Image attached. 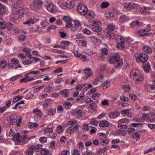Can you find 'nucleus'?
<instances>
[{
  "instance_id": "nucleus-4",
  "label": "nucleus",
  "mask_w": 155,
  "mask_h": 155,
  "mask_svg": "<svg viewBox=\"0 0 155 155\" xmlns=\"http://www.w3.org/2000/svg\"><path fill=\"white\" fill-rule=\"evenodd\" d=\"M136 61L138 62H146L148 59V56L147 54L145 53H141L137 55Z\"/></svg>"
},
{
  "instance_id": "nucleus-46",
  "label": "nucleus",
  "mask_w": 155,
  "mask_h": 155,
  "mask_svg": "<svg viewBox=\"0 0 155 155\" xmlns=\"http://www.w3.org/2000/svg\"><path fill=\"white\" fill-rule=\"evenodd\" d=\"M63 106L64 108L66 109H69L71 108L72 104L70 102H66L64 103Z\"/></svg>"
},
{
  "instance_id": "nucleus-34",
  "label": "nucleus",
  "mask_w": 155,
  "mask_h": 155,
  "mask_svg": "<svg viewBox=\"0 0 155 155\" xmlns=\"http://www.w3.org/2000/svg\"><path fill=\"white\" fill-rule=\"evenodd\" d=\"M33 112L38 117L40 118L41 117L42 114L40 110L36 108L33 110Z\"/></svg>"
},
{
  "instance_id": "nucleus-12",
  "label": "nucleus",
  "mask_w": 155,
  "mask_h": 155,
  "mask_svg": "<svg viewBox=\"0 0 155 155\" xmlns=\"http://www.w3.org/2000/svg\"><path fill=\"white\" fill-rule=\"evenodd\" d=\"M20 134L19 133H17L14 135L12 137V140L15 142L16 144L19 145L21 142V140L20 139Z\"/></svg>"
},
{
  "instance_id": "nucleus-61",
  "label": "nucleus",
  "mask_w": 155,
  "mask_h": 155,
  "mask_svg": "<svg viewBox=\"0 0 155 155\" xmlns=\"http://www.w3.org/2000/svg\"><path fill=\"white\" fill-rule=\"evenodd\" d=\"M49 23V22L47 21L44 20L41 22V25L42 27L45 28L48 25Z\"/></svg>"
},
{
  "instance_id": "nucleus-42",
  "label": "nucleus",
  "mask_w": 155,
  "mask_h": 155,
  "mask_svg": "<svg viewBox=\"0 0 155 155\" xmlns=\"http://www.w3.org/2000/svg\"><path fill=\"white\" fill-rule=\"evenodd\" d=\"M53 83H51L49 85L48 87L45 89V91L46 92H51L53 90Z\"/></svg>"
},
{
  "instance_id": "nucleus-38",
  "label": "nucleus",
  "mask_w": 155,
  "mask_h": 155,
  "mask_svg": "<svg viewBox=\"0 0 155 155\" xmlns=\"http://www.w3.org/2000/svg\"><path fill=\"white\" fill-rule=\"evenodd\" d=\"M89 107L91 109L94 110L97 107V102L94 101V102H92L89 105Z\"/></svg>"
},
{
  "instance_id": "nucleus-43",
  "label": "nucleus",
  "mask_w": 155,
  "mask_h": 155,
  "mask_svg": "<svg viewBox=\"0 0 155 155\" xmlns=\"http://www.w3.org/2000/svg\"><path fill=\"white\" fill-rule=\"evenodd\" d=\"M77 121L76 120L72 119L70 120L69 121H68L67 124V126L71 125V126H74L76 123Z\"/></svg>"
},
{
  "instance_id": "nucleus-2",
  "label": "nucleus",
  "mask_w": 155,
  "mask_h": 155,
  "mask_svg": "<svg viewBox=\"0 0 155 155\" xmlns=\"http://www.w3.org/2000/svg\"><path fill=\"white\" fill-rule=\"evenodd\" d=\"M130 78L135 80V83L137 84L140 83L143 80V76L141 74L139 71L136 69H134L132 70L130 73Z\"/></svg>"
},
{
  "instance_id": "nucleus-50",
  "label": "nucleus",
  "mask_w": 155,
  "mask_h": 155,
  "mask_svg": "<svg viewBox=\"0 0 155 155\" xmlns=\"http://www.w3.org/2000/svg\"><path fill=\"white\" fill-rule=\"evenodd\" d=\"M7 65V62L4 60H2L0 62V67L2 68H5Z\"/></svg>"
},
{
  "instance_id": "nucleus-57",
  "label": "nucleus",
  "mask_w": 155,
  "mask_h": 155,
  "mask_svg": "<svg viewBox=\"0 0 155 155\" xmlns=\"http://www.w3.org/2000/svg\"><path fill=\"white\" fill-rule=\"evenodd\" d=\"M122 89L125 92H128L130 90V87L127 85H124L122 86Z\"/></svg>"
},
{
  "instance_id": "nucleus-62",
  "label": "nucleus",
  "mask_w": 155,
  "mask_h": 155,
  "mask_svg": "<svg viewBox=\"0 0 155 155\" xmlns=\"http://www.w3.org/2000/svg\"><path fill=\"white\" fill-rule=\"evenodd\" d=\"M57 130L58 133H61L63 130L62 126L61 125H58L57 128Z\"/></svg>"
},
{
  "instance_id": "nucleus-55",
  "label": "nucleus",
  "mask_w": 155,
  "mask_h": 155,
  "mask_svg": "<svg viewBox=\"0 0 155 155\" xmlns=\"http://www.w3.org/2000/svg\"><path fill=\"white\" fill-rule=\"evenodd\" d=\"M143 126V124L141 123H132L131 124V126L134 127H142Z\"/></svg>"
},
{
  "instance_id": "nucleus-11",
  "label": "nucleus",
  "mask_w": 155,
  "mask_h": 155,
  "mask_svg": "<svg viewBox=\"0 0 155 155\" xmlns=\"http://www.w3.org/2000/svg\"><path fill=\"white\" fill-rule=\"evenodd\" d=\"M35 137V136L28 137L27 135L25 134L21 138V142H22L23 143H27L29 142L30 140Z\"/></svg>"
},
{
  "instance_id": "nucleus-48",
  "label": "nucleus",
  "mask_w": 155,
  "mask_h": 155,
  "mask_svg": "<svg viewBox=\"0 0 155 155\" xmlns=\"http://www.w3.org/2000/svg\"><path fill=\"white\" fill-rule=\"evenodd\" d=\"M26 37L24 35H20L18 38V40L20 42H22L25 41L26 38Z\"/></svg>"
},
{
  "instance_id": "nucleus-19",
  "label": "nucleus",
  "mask_w": 155,
  "mask_h": 155,
  "mask_svg": "<svg viewBox=\"0 0 155 155\" xmlns=\"http://www.w3.org/2000/svg\"><path fill=\"white\" fill-rule=\"evenodd\" d=\"M90 41L94 44L96 45L99 44V43L101 42L100 40L97 39L96 37L94 36H90Z\"/></svg>"
},
{
  "instance_id": "nucleus-21",
  "label": "nucleus",
  "mask_w": 155,
  "mask_h": 155,
  "mask_svg": "<svg viewBox=\"0 0 155 155\" xmlns=\"http://www.w3.org/2000/svg\"><path fill=\"white\" fill-rule=\"evenodd\" d=\"M6 11V7L0 2V18H1Z\"/></svg>"
},
{
  "instance_id": "nucleus-37",
  "label": "nucleus",
  "mask_w": 155,
  "mask_h": 155,
  "mask_svg": "<svg viewBox=\"0 0 155 155\" xmlns=\"http://www.w3.org/2000/svg\"><path fill=\"white\" fill-rule=\"evenodd\" d=\"M34 22L35 21L32 18H30L29 20H27L24 22L23 23L24 24L27 25L28 26H30L31 24H33Z\"/></svg>"
},
{
  "instance_id": "nucleus-14",
  "label": "nucleus",
  "mask_w": 155,
  "mask_h": 155,
  "mask_svg": "<svg viewBox=\"0 0 155 155\" xmlns=\"http://www.w3.org/2000/svg\"><path fill=\"white\" fill-rule=\"evenodd\" d=\"M129 18L128 16L125 15H122L120 16L119 18V21L122 23H124L128 21Z\"/></svg>"
},
{
  "instance_id": "nucleus-60",
  "label": "nucleus",
  "mask_w": 155,
  "mask_h": 155,
  "mask_svg": "<svg viewBox=\"0 0 155 155\" xmlns=\"http://www.w3.org/2000/svg\"><path fill=\"white\" fill-rule=\"evenodd\" d=\"M130 110L129 109L124 110L121 111V113L122 115L127 114H130Z\"/></svg>"
},
{
  "instance_id": "nucleus-44",
  "label": "nucleus",
  "mask_w": 155,
  "mask_h": 155,
  "mask_svg": "<svg viewBox=\"0 0 155 155\" xmlns=\"http://www.w3.org/2000/svg\"><path fill=\"white\" fill-rule=\"evenodd\" d=\"M132 137L134 139L137 140L140 139V136L138 133H135L132 135Z\"/></svg>"
},
{
  "instance_id": "nucleus-26",
  "label": "nucleus",
  "mask_w": 155,
  "mask_h": 155,
  "mask_svg": "<svg viewBox=\"0 0 155 155\" xmlns=\"http://www.w3.org/2000/svg\"><path fill=\"white\" fill-rule=\"evenodd\" d=\"M60 93L64 97H68L70 94L69 91L67 89H64L60 91Z\"/></svg>"
},
{
  "instance_id": "nucleus-25",
  "label": "nucleus",
  "mask_w": 155,
  "mask_h": 155,
  "mask_svg": "<svg viewBox=\"0 0 155 155\" xmlns=\"http://www.w3.org/2000/svg\"><path fill=\"white\" fill-rule=\"evenodd\" d=\"M143 68L144 70L146 72H148L150 68V64L147 62H145L143 64Z\"/></svg>"
},
{
  "instance_id": "nucleus-7",
  "label": "nucleus",
  "mask_w": 155,
  "mask_h": 155,
  "mask_svg": "<svg viewBox=\"0 0 155 155\" xmlns=\"http://www.w3.org/2000/svg\"><path fill=\"white\" fill-rule=\"evenodd\" d=\"M79 125L76 124L75 126L72 127V126L69 127L67 129L66 132L72 135L79 130Z\"/></svg>"
},
{
  "instance_id": "nucleus-24",
  "label": "nucleus",
  "mask_w": 155,
  "mask_h": 155,
  "mask_svg": "<svg viewBox=\"0 0 155 155\" xmlns=\"http://www.w3.org/2000/svg\"><path fill=\"white\" fill-rule=\"evenodd\" d=\"M74 2L73 1L68 0L66 3V7L68 8H71L74 6Z\"/></svg>"
},
{
  "instance_id": "nucleus-63",
  "label": "nucleus",
  "mask_w": 155,
  "mask_h": 155,
  "mask_svg": "<svg viewBox=\"0 0 155 155\" xmlns=\"http://www.w3.org/2000/svg\"><path fill=\"white\" fill-rule=\"evenodd\" d=\"M109 81H105L103 85V89H106L109 86L110 84H109Z\"/></svg>"
},
{
  "instance_id": "nucleus-56",
  "label": "nucleus",
  "mask_w": 155,
  "mask_h": 155,
  "mask_svg": "<svg viewBox=\"0 0 155 155\" xmlns=\"http://www.w3.org/2000/svg\"><path fill=\"white\" fill-rule=\"evenodd\" d=\"M6 28L8 30H12L14 28V26L11 23L9 22L7 25Z\"/></svg>"
},
{
  "instance_id": "nucleus-15",
  "label": "nucleus",
  "mask_w": 155,
  "mask_h": 155,
  "mask_svg": "<svg viewBox=\"0 0 155 155\" xmlns=\"http://www.w3.org/2000/svg\"><path fill=\"white\" fill-rule=\"evenodd\" d=\"M103 75L101 74L98 75L97 77L93 79L92 81V84L94 85H97L100 82L101 79L103 78Z\"/></svg>"
},
{
  "instance_id": "nucleus-40",
  "label": "nucleus",
  "mask_w": 155,
  "mask_h": 155,
  "mask_svg": "<svg viewBox=\"0 0 155 155\" xmlns=\"http://www.w3.org/2000/svg\"><path fill=\"white\" fill-rule=\"evenodd\" d=\"M75 115L76 114V116L77 117H81L82 116V111L81 110H76L75 111Z\"/></svg>"
},
{
  "instance_id": "nucleus-45",
  "label": "nucleus",
  "mask_w": 155,
  "mask_h": 155,
  "mask_svg": "<svg viewBox=\"0 0 155 155\" xmlns=\"http://www.w3.org/2000/svg\"><path fill=\"white\" fill-rule=\"evenodd\" d=\"M98 138L101 140L106 138L107 136L105 134L99 133L98 134Z\"/></svg>"
},
{
  "instance_id": "nucleus-5",
  "label": "nucleus",
  "mask_w": 155,
  "mask_h": 155,
  "mask_svg": "<svg viewBox=\"0 0 155 155\" xmlns=\"http://www.w3.org/2000/svg\"><path fill=\"white\" fill-rule=\"evenodd\" d=\"M77 10L79 14L84 15L87 14L88 9L84 5H80L78 6Z\"/></svg>"
},
{
  "instance_id": "nucleus-49",
  "label": "nucleus",
  "mask_w": 155,
  "mask_h": 155,
  "mask_svg": "<svg viewBox=\"0 0 155 155\" xmlns=\"http://www.w3.org/2000/svg\"><path fill=\"white\" fill-rule=\"evenodd\" d=\"M56 112V110L55 109L51 108L49 110L48 114L49 116L54 115Z\"/></svg>"
},
{
  "instance_id": "nucleus-53",
  "label": "nucleus",
  "mask_w": 155,
  "mask_h": 155,
  "mask_svg": "<svg viewBox=\"0 0 155 155\" xmlns=\"http://www.w3.org/2000/svg\"><path fill=\"white\" fill-rule=\"evenodd\" d=\"M41 153L42 155H46L49 153V151L46 148H43L41 151Z\"/></svg>"
},
{
  "instance_id": "nucleus-8",
  "label": "nucleus",
  "mask_w": 155,
  "mask_h": 155,
  "mask_svg": "<svg viewBox=\"0 0 155 155\" xmlns=\"http://www.w3.org/2000/svg\"><path fill=\"white\" fill-rule=\"evenodd\" d=\"M154 8L152 7H147L145 6L142 7L140 9V13L144 15H148L150 13V10H153Z\"/></svg>"
},
{
  "instance_id": "nucleus-31",
  "label": "nucleus",
  "mask_w": 155,
  "mask_h": 155,
  "mask_svg": "<svg viewBox=\"0 0 155 155\" xmlns=\"http://www.w3.org/2000/svg\"><path fill=\"white\" fill-rule=\"evenodd\" d=\"M92 30L94 32H100L102 30L101 27L98 25L95 26L92 28Z\"/></svg>"
},
{
  "instance_id": "nucleus-9",
  "label": "nucleus",
  "mask_w": 155,
  "mask_h": 155,
  "mask_svg": "<svg viewBox=\"0 0 155 155\" xmlns=\"http://www.w3.org/2000/svg\"><path fill=\"white\" fill-rule=\"evenodd\" d=\"M148 31L147 29H140L137 31V33L139 34L140 36H149L151 34V33L148 32Z\"/></svg>"
},
{
  "instance_id": "nucleus-32",
  "label": "nucleus",
  "mask_w": 155,
  "mask_h": 155,
  "mask_svg": "<svg viewBox=\"0 0 155 155\" xmlns=\"http://www.w3.org/2000/svg\"><path fill=\"white\" fill-rule=\"evenodd\" d=\"M99 125L102 127H107L109 125V123L106 120H103L100 122Z\"/></svg>"
},
{
  "instance_id": "nucleus-23",
  "label": "nucleus",
  "mask_w": 155,
  "mask_h": 155,
  "mask_svg": "<svg viewBox=\"0 0 155 155\" xmlns=\"http://www.w3.org/2000/svg\"><path fill=\"white\" fill-rule=\"evenodd\" d=\"M119 114L120 113L118 112H112L109 113L108 116L110 118L114 119L119 116Z\"/></svg>"
},
{
  "instance_id": "nucleus-10",
  "label": "nucleus",
  "mask_w": 155,
  "mask_h": 155,
  "mask_svg": "<svg viewBox=\"0 0 155 155\" xmlns=\"http://www.w3.org/2000/svg\"><path fill=\"white\" fill-rule=\"evenodd\" d=\"M81 29V24L79 21L75 20L74 21V26H73L71 28V30L74 32Z\"/></svg>"
},
{
  "instance_id": "nucleus-30",
  "label": "nucleus",
  "mask_w": 155,
  "mask_h": 155,
  "mask_svg": "<svg viewBox=\"0 0 155 155\" xmlns=\"http://www.w3.org/2000/svg\"><path fill=\"white\" fill-rule=\"evenodd\" d=\"M53 133V130L52 128H47L44 131V133L46 135H49Z\"/></svg>"
},
{
  "instance_id": "nucleus-27",
  "label": "nucleus",
  "mask_w": 155,
  "mask_h": 155,
  "mask_svg": "<svg viewBox=\"0 0 155 155\" xmlns=\"http://www.w3.org/2000/svg\"><path fill=\"white\" fill-rule=\"evenodd\" d=\"M86 17L87 18L91 19H93L94 16L95 15L94 12L92 11L88 12V13H87V14H85Z\"/></svg>"
},
{
  "instance_id": "nucleus-20",
  "label": "nucleus",
  "mask_w": 155,
  "mask_h": 155,
  "mask_svg": "<svg viewBox=\"0 0 155 155\" xmlns=\"http://www.w3.org/2000/svg\"><path fill=\"white\" fill-rule=\"evenodd\" d=\"M85 95L83 93H81L77 97L76 101L77 102H78L80 103H83L84 101Z\"/></svg>"
},
{
  "instance_id": "nucleus-29",
  "label": "nucleus",
  "mask_w": 155,
  "mask_h": 155,
  "mask_svg": "<svg viewBox=\"0 0 155 155\" xmlns=\"http://www.w3.org/2000/svg\"><path fill=\"white\" fill-rule=\"evenodd\" d=\"M105 35L107 38L110 40L113 39L115 36V34L113 32H106Z\"/></svg>"
},
{
  "instance_id": "nucleus-47",
  "label": "nucleus",
  "mask_w": 155,
  "mask_h": 155,
  "mask_svg": "<svg viewBox=\"0 0 155 155\" xmlns=\"http://www.w3.org/2000/svg\"><path fill=\"white\" fill-rule=\"evenodd\" d=\"M28 12V9L27 8H22L20 7V14H26Z\"/></svg>"
},
{
  "instance_id": "nucleus-41",
  "label": "nucleus",
  "mask_w": 155,
  "mask_h": 155,
  "mask_svg": "<svg viewBox=\"0 0 155 155\" xmlns=\"http://www.w3.org/2000/svg\"><path fill=\"white\" fill-rule=\"evenodd\" d=\"M23 98L22 96L20 95H18L14 97L12 100V102L13 103H15L19 101L22 99Z\"/></svg>"
},
{
  "instance_id": "nucleus-6",
  "label": "nucleus",
  "mask_w": 155,
  "mask_h": 155,
  "mask_svg": "<svg viewBox=\"0 0 155 155\" xmlns=\"http://www.w3.org/2000/svg\"><path fill=\"white\" fill-rule=\"evenodd\" d=\"M43 4V2L41 0H34L33 2V7H30L32 10H35L41 8Z\"/></svg>"
},
{
  "instance_id": "nucleus-51",
  "label": "nucleus",
  "mask_w": 155,
  "mask_h": 155,
  "mask_svg": "<svg viewBox=\"0 0 155 155\" xmlns=\"http://www.w3.org/2000/svg\"><path fill=\"white\" fill-rule=\"evenodd\" d=\"M6 25L4 21H3L2 18L0 19V28L2 29H4L6 27Z\"/></svg>"
},
{
  "instance_id": "nucleus-13",
  "label": "nucleus",
  "mask_w": 155,
  "mask_h": 155,
  "mask_svg": "<svg viewBox=\"0 0 155 155\" xmlns=\"http://www.w3.org/2000/svg\"><path fill=\"white\" fill-rule=\"evenodd\" d=\"M84 71L86 74L85 76L83 77V78L84 79H87L88 77L91 76L93 74L92 70L89 68H85Z\"/></svg>"
},
{
  "instance_id": "nucleus-39",
  "label": "nucleus",
  "mask_w": 155,
  "mask_h": 155,
  "mask_svg": "<svg viewBox=\"0 0 155 155\" xmlns=\"http://www.w3.org/2000/svg\"><path fill=\"white\" fill-rule=\"evenodd\" d=\"M110 5L109 2H103L101 5L100 7L102 9H104L107 8Z\"/></svg>"
},
{
  "instance_id": "nucleus-18",
  "label": "nucleus",
  "mask_w": 155,
  "mask_h": 155,
  "mask_svg": "<svg viewBox=\"0 0 155 155\" xmlns=\"http://www.w3.org/2000/svg\"><path fill=\"white\" fill-rule=\"evenodd\" d=\"M35 146L32 145L30 146L27 150L25 155H32L34 151H36L35 149Z\"/></svg>"
},
{
  "instance_id": "nucleus-59",
  "label": "nucleus",
  "mask_w": 155,
  "mask_h": 155,
  "mask_svg": "<svg viewBox=\"0 0 155 155\" xmlns=\"http://www.w3.org/2000/svg\"><path fill=\"white\" fill-rule=\"evenodd\" d=\"M38 124L35 123H31L28 124V126L30 128H32L33 127H38Z\"/></svg>"
},
{
  "instance_id": "nucleus-1",
  "label": "nucleus",
  "mask_w": 155,
  "mask_h": 155,
  "mask_svg": "<svg viewBox=\"0 0 155 155\" xmlns=\"http://www.w3.org/2000/svg\"><path fill=\"white\" fill-rule=\"evenodd\" d=\"M109 62L114 64L116 68L121 67L123 64V61L120 60L119 54L117 53H111L109 56Z\"/></svg>"
},
{
  "instance_id": "nucleus-22",
  "label": "nucleus",
  "mask_w": 155,
  "mask_h": 155,
  "mask_svg": "<svg viewBox=\"0 0 155 155\" xmlns=\"http://www.w3.org/2000/svg\"><path fill=\"white\" fill-rule=\"evenodd\" d=\"M115 28V26L114 25L109 24L107 26L106 32H113Z\"/></svg>"
},
{
  "instance_id": "nucleus-3",
  "label": "nucleus",
  "mask_w": 155,
  "mask_h": 155,
  "mask_svg": "<svg viewBox=\"0 0 155 155\" xmlns=\"http://www.w3.org/2000/svg\"><path fill=\"white\" fill-rule=\"evenodd\" d=\"M116 42L117 43V48L119 50L123 49L124 48L125 40L124 38L120 35H118L115 37Z\"/></svg>"
},
{
  "instance_id": "nucleus-33",
  "label": "nucleus",
  "mask_w": 155,
  "mask_h": 155,
  "mask_svg": "<svg viewBox=\"0 0 155 155\" xmlns=\"http://www.w3.org/2000/svg\"><path fill=\"white\" fill-rule=\"evenodd\" d=\"M143 50L147 53H150L152 52L151 48L148 46H145L143 47Z\"/></svg>"
},
{
  "instance_id": "nucleus-52",
  "label": "nucleus",
  "mask_w": 155,
  "mask_h": 155,
  "mask_svg": "<svg viewBox=\"0 0 155 155\" xmlns=\"http://www.w3.org/2000/svg\"><path fill=\"white\" fill-rule=\"evenodd\" d=\"M128 122L129 120L126 118L120 119L118 122L119 123L121 124L122 123H128Z\"/></svg>"
},
{
  "instance_id": "nucleus-16",
  "label": "nucleus",
  "mask_w": 155,
  "mask_h": 155,
  "mask_svg": "<svg viewBox=\"0 0 155 155\" xmlns=\"http://www.w3.org/2000/svg\"><path fill=\"white\" fill-rule=\"evenodd\" d=\"M47 9L50 12L53 13L54 11L55 10V7L54 4L50 3L47 5Z\"/></svg>"
},
{
  "instance_id": "nucleus-28",
  "label": "nucleus",
  "mask_w": 155,
  "mask_h": 155,
  "mask_svg": "<svg viewBox=\"0 0 155 155\" xmlns=\"http://www.w3.org/2000/svg\"><path fill=\"white\" fill-rule=\"evenodd\" d=\"M17 116L16 115H12L11 116L10 119V123L11 124H13L17 121Z\"/></svg>"
},
{
  "instance_id": "nucleus-54",
  "label": "nucleus",
  "mask_w": 155,
  "mask_h": 155,
  "mask_svg": "<svg viewBox=\"0 0 155 155\" xmlns=\"http://www.w3.org/2000/svg\"><path fill=\"white\" fill-rule=\"evenodd\" d=\"M82 155H94V153L91 151H90L87 149L85 151L82 152Z\"/></svg>"
},
{
  "instance_id": "nucleus-36",
  "label": "nucleus",
  "mask_w": 155,
  "mask_h": 155,
  "mask_svg": "<svg viewBox=\"0 0 155 155\" xmlns=\"http://www.w3.org/2000/svg\"><path fill=\"white\" fill-rule=\"evenodd\" d=\"M77 42L79 45L82 46H86L87 45V43L86 41L82 40H77Z\"/></svg>"
},
{
  "instance_id": "nucleus-64",
  "label": "nucleus",
  "mask_w": 155,
  "mask_h": 155,
  "mask_svg": "<svg viewBox=\"0 0 155 155\" xmlns=\"http://www.w3.org/2000/svg\"><path fill=\"white\" fill-rule=\"evenodd\" d=\"M108 143V140L107 138L104 140H101V144L103 146H104L105 145L107 144Z\"/></svg>"
},
{
  "instance_id": "nucleus-17",
  "label": "nucleus",
  "mask_w": 155,
  "mask_h": 155,
  "mask_svg": "<svg viewBox=\"0 0 155 155\" xmlns=\"http://www.w3.org/2000/svg\"><path fill=\"white\" fill-rule=\"evenodd\" d=\"M12 12L15 14L18 13L20 14V7L17 6V5H13L12 6Z\"/></svg>"
},
{
  "instance_id": "nucleus-58",
  "label": "nucleus",
  "mask_w": 155,
  "mask_h": 155,
  "mask_svg": "<svg viewBox=\"0 0 155 155\" xmlns=\"http://www.w3.org/2000/svg\"><path fill=\"white\" fill-rule=\"evenodd\" d=\"M63 108L62 106L60 105L57 107V111L58 113H62L63 112Z\"/></svg>"
},
{
  "instance_id": "nucleus-35",
  "label": "nucleus",
  "mask_w": 155,
  "mask_h": 155,
  "mask_svg": "<svg viewBox=\"0 0 155 155\" xmlns=\"http://www.w3.org/2000/svg\"><path fill=\"white\" fill-rule=\"evenodd\" d=\"M100 70L103 72L107 73V69L106 65L104 64H102L100 65Z\"/></svg>"
}]
</instances>
